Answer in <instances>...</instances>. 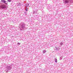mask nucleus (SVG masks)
Masks as SVG:
<instances>
[{
  "label": "nucleus",
  "instance_id": "obj_8",
  "mask_svg": "<svg viewBox=\"0 0 73 73\" xmlns=\"http://www.w3.org/2000/svg\"><path fill=\"white\" fill-rule=\"evenodd\" d=\"M2 8H5V7H4L3 6H2Z\"/></svg>",
  "mask_w": 73,
  "mask_h": 73
},
{
  "label": "nucleus",
  "instance_id": "obj_2",
  "mask_svg": "<svg viewBox=\"0 0 73 73\" xmlns=\"http://www.w3.org/2000/svg\"><path fill=\"white\" fill-rule=\"evenodd\" d=\"M46 52V51L45 50H44L43 51V53H45V52Z\"/></svg>",
  "mask_w": 73,
  "mask_h": 73
},
{
  "label": "nucleus",
  "instance_id": "obj_5",
  "mask_svg": "<svg viewBox=\"0 0 73 73\" xmlns=\"http://www.w3.org/2000/svg\"><path fill=\"white\" fill-rule=\"evenodd\" d=\"M26 11H28V8L27 7L26 8Z\"/></svg>",
  "mask_w": 73,
  "mask_h": 73
},
{
  "label": "nucleus",
  "instance_id": "obj_7",
  "mask_svg": "<svg viewBox=\"0 0 73 73\" xmlns=\"http://www.w3.org/2000/svg\"><path fill=\"white\" fill-rule=\"evenodd\" d=\"M17 44H18V45H20V43H17Z\"/></svg>",
  "mask_w": 73,
  "mask_h": 73
},
{
  "label": "nucleus",
  "instance_id": "obj_9",
  "mask_svg": "<svg viewBox=\"0 0 73 73\" xmlns=\"http://www.w3.org/2000/svg\"><path fill=\"white\" fill-rule=\"evenodd\" d=\"M65 3H68V1H65Z\"/></svg>",
  "mask_w": 73,
  "mask_h": 73
},
{
  "label": "nucleus",
  "instance_id": "obj_4",
  "mask_svg": "<svg viewBox=\"0 0 73 73\" xmlns=\"http://www.w3.org/2000/svg\"><path fill=\"white\" fill-rule=\"evenodd\" d=\"M7 1L9 2H11V0H7Z\"/></svg>",
  "mask_w": 73,
  "mask_h": 73
},
{
  "label": "nucleus",
  "instance_id": "obj_6",
  "mask_svg": "<svg viewBox=\"0 0 73 73\" xmlns=\"http://www.w3.org/2000/svg\"><path fill=\"white\" fill-rule=\"evenodd\" d=\"M63 44V43H62V42H61L60 43V45H62Z\"/></svg>",
  "mask_w": 73,
  "mask_h": 73
},
{
  "label": "nucleus",
  "instance_id": "obj_1",
  "mask_svg": "<svg viewBox=\"0 0 73 73\" xmlns=\"http://www.w3.org/2000/svg\"><path fill=\"white\" fill-rule=\"evenodd\" d=\"M1 1L3 3H5V4H7L5 3H6V1H5V0H1Z\"/></svg>",
  "mask_w": 73,
  "mask_h": 73
},
{
  "label": "nucleus",
  "instance_id": "obj_10",
  "mask_svg": "<svg viewBox=\"0 0 73 73\" xmlns=\"http://www.w3.org/2000/svg\"><path fill=\"white\" fill-rule=\"evenodd\" d=\"M8 68H11V67H10V66H8Z\"/></svg>",
  "mask_w": 73,
  "mask_h": 73
},
{
  "label": "nucleus",
  "instance_id": "obj_3",
  "mask_svg": "<svg viewBox=\"0 0 73 73\" xmlns=\"http://www.w3.org/2000/svg\"><path fill=\"white\" fill-rule=\"evenodd\" d=\"M55 61L56 62H57V59H55Z\"/></svg>",
  "mask_w": 73,
  "mask_h": 73
}]
</instances>
